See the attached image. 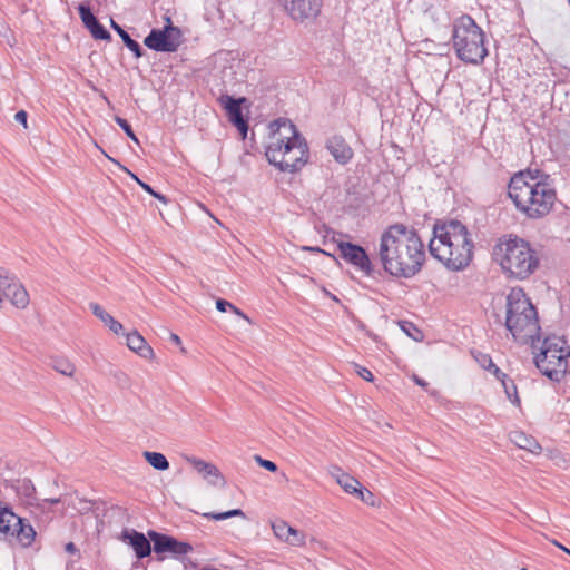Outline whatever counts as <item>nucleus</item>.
Wrapping results in <instances>:
<instances>
[{
	"label": "nucleus",
	"mask_w": 570,
	"mask_h": 570,
	"mask_svg": "<svg viewBox=\"0 0 570 570\" xmlns=\"http://www.w3.org/2000/svg\"><path fill=\"white\" fill-rule=\"evenodd\" d=\"M375 257L389 275L411 278L424 265L425 245L415 228L395 223L381 234Z\"/></svg>",
	"instance_id": "f257e3e1"
},
{
	"label": "nucleus",
	"mask_w": 570,
	"mask_h": 570,
	"mask_svg": "<svg viewBox=\"0 0 570 570\" xmlns=\"http://www.w3.org/2000/svg\"><path fill=\"white\" fill-rule=\"evenodd\" d=\"M430 254L450 271H463L473 259L474 242L468 227L456 219L436 223L429 243Z\"/></svg>",
	"instance_id": "f03ea898"
},
{
	"label": "nucleus",
	"mask_w": 570,
	"mask_h": 570,
	"mask_svg": "<svg viewBox=\"0 0 570 570\" xmlns=\"http://www.w3.org/2000/svg\"><path fill=\"white\" fill-rule=\"evenodd\" d=\"M508 195L517 209L531 219L548 215L557 200L549 176H533L531 171L513 175L508 185Z\"/></svg>",
	"instance_id": "7ed1b4c3"
},
{
	"label": "nucleus",
	"mask_w": 570,
	"mask_h": 570,
	"mask_svg": "<svg viewBox=\"0 0 570 570\" xmlns=\"http://www.w3.org/2000/svg\"><path fill=\"white\" fill-rule=\"evenodd\" d=\"M274 126L277 128L265 151L268 163L284 173L299 171L309 157L306 139L291 120L277 119L272 124Z\"/></svg>",
	"instance_id": "20e7f679"
},
{
	"label": "nucleus",
	"mask_w": 570,
	"mask_h": 570,
	"mask_svg": "<svg viewBox=\"0 0 570 570\" xmlns=\"http://www.w3.org/2000/svg\"><path fill=\"white\" fill-rule=\"evenodd\" d=\"M492 258L508 279L525 281L540 266L538 250L515 235L500 237L493 246Z\"/></svg>",
	"instance_id": "39448f33"
},
{
	"label": "nucleus",
	"mask_w": 570,
	"mask_h": 570,
	"mask_svg": "<svg viewBox=\"0 0 570 570\" xmlns=\"http://www.w3.org/2000/svg\"><path fill=\"white\" fill-rule=\"evenodd\" d=\"M504 325L514 341L521 344L532 343L534 338H539L540 325L537 309L520 287L512 288L507 296Z\"/></svg>",
	"instance_id": "423d86ee"
},
{
	"label": "nucleus",
	"mask_w": 570,
	"mask_h": 570,
	"mask_svg": "<svg viewBox=\"0 0 570 570\" xmlns=\"http://www.w3.org/2000/svg\"><path fill=\"white\" fill-rule=\"evenodd\" d=\"M452 39L458 58L466 63L479 65L488 55L484 33L468 14L454 20Z\"/></svg>",
	"instance_id": "0eeeda50"
},
{
	"label": "nucleus",
	"mask_w": 570,
	"mask_h": 570,
	"mask_svg": "<svg viewBox=\"0 0 570 570\" xmlns=\"http://www.w3.org/2000/svg\"><path fill=\"white\" fill-rule=\"evenodd\" d=\"M535 366L551 381L560 382L570 376V348L559 336L544 338L540 353L534 356Z\"/></svg>",
	"instance_id": "6e6552de"
},
{
	"label": "nucleus",
	"mask_w": 570,
	"mask_h": 570,
	"mask_svg": "<svg viewBox=\"0 0 570 570\" xmlns=\"http://www.w3.org/2000/svg\"><path fill=\"white\" fill-rule=\"evenodd\" d=\"M148 538L153 542V549L157 561H164L170 557L177 560H184V557L193 551V546L185 541H179L175 537L149 530Z\"/></svg>",
	"instance_id": "1a4fd4ad"
},
{
	"label": "nucleus",
	"mask_w": 570,
	"mask_h": 570,
	"mask_svg": "<svg viewBox=\"0 0 570 570\" xmlns=\"http://www.w3.org/2000/svg\"><path fill=\"white\" fill-rule=\"evenodd\" d=\"M167 24L163 29H151L144 39V45L159 52H175L180 46L181 31L173 26L171 19L166 17Z\"/></svg>",
	"instance_id": "9d476101"
},
{
	"label": "nucleus",
	"mask_w": 570,
	"mask_h": 570,
	"mask_svg": "<svg viewBox=\"0 0 570 570\" xmlns=\"http://www.w3.org/2000/svg\"><path fill=\"white\" fill-rule=\"evenodd\" d=\"M0 292L19 309L27 308L30 303L29 293L26 287L14 274L3 267H0Z\"/></svg>",
	"instance_id": "9b49d317"
},
{
	"label": "nucleus",
	"mask_w": 570,
	"mask_h": 570,
	"mask_svg": "<svg viewBox=\"0 0 570 570\" xmlns=\"http://www.w3.org/2000/svg\"><path fill=\"white\" fill-rule=\"evenodd\" d=\"M341 257L361 271L364 275L371 276L374 273V266L366 250L356 244L350 242H340L337 244Z\"/></svg>",
	"instance_id": "f8f14e48"
},
{
	"label": "nucleus",
	"mask_w": 570,
	"mask_h": 570,
	"mask_svg": "<svg viewBox=\"0 0 570 570\" xmlns=\"http://www.w3.org/2000/svg\"><path fill=\"white\" fill-rule=\"evenodd\" d=\"M322 6V0H284L286 11L296 21L315 19Z\"/></svg>",
	"instance_id": "ddd939ff"
},
{
	"label": "nucleus",
	"mask_w": 570,
	"mask_h": 570,
	"mask_svg": "<svg viewBox=\"0 0 570 570\" xmlns=\"http://www.w3.org/2000/svg\"><path fill=\"white\" fill-rule=\"evenodd\" d=\"M218 101L227 111L229 121L239 130V132L245 138L248 130V122L243 116L240 106L243 102L246 101V98H234L229 95H222Z\"/></svg>",
	"instance_id": "4468645a"
},
{
	"label": "nucleus",
	"mask_w": 570,
	"mask_h": 570,
	"mask_svg": "<svg viewBox=\"0 0 570 570\" xmlns=\"http://www.w3.org/2000/svg\"><path fill=\"white\" fill-rule=\"evenodd\" d=\"M120 538L134 549L137 559L149 557L154 551L150 544L151 540L135 529H125Z\"/></svg>",
	"instance_id": "2eb2a0df"
},
{
	"label": "nucleus",
	"mask_w": 570,
	"mask_h": 570,
	"mask_svg": "<svg viewBox=\"0 0 570 570\" xmlns=\"http://www.w3.org/2000/svg\"><path fill=\"white\" fill-rule=\"evenodd\" d=\"M78 12L83 26L90 31L91 36L98 40H110V32L98 21L90 7L86 3L78 6Z\"/></svg>",
	"instance_id": "dca6fc26"
},
{
	"label": "nucleus",
	"mask_w": 570,
	"mask_h": 570,
	"mask_svg": "<svg viewBox=\"0 0 570 570\" xmlns=\"http://www.w3.org/2000/svg\"><path fill=\"white\" fill-rule=\"evenodd\" d=\"M187 461L208 483L217 485L222 482L225 484V479L215 464L194 456L187 458Z\"/></svg>",
	"instance_id": "f3484780"
},
{
	"label": "nucleus",
	"mask_w": 570,
	"mask_h": 570,
	"mask_svg": "<svg viewBox=\"0 0 570 570\" xmlns=\"http://www.w3.org/2000/svg\"><path fill=\"white\" fill-rule=\"evenodd\" d=\"M326 148L333 158L341 165L347 164L353 158V149L342 136H333L326 141Z\"/></svg>",
	"instance_id": "a211bd4d"
},
{
	"label": "nucleus",
	"mask_w": 570,
	"mask_h": 570,
	"mask_svg": "<svg viewBox=\"0 0 570 570\" xmlns=\"http://www.w3.org/2000/svg\"><path fill=\"white\" fill-rule=\"evenodd\" d=\"M126 344L136 354L146 360L155 356L154 350L148 345L147 341L137 331H132L126 335Z\"/></svg>",
	"instance_id": "6ab92c4d"
},
{
	"label": "nucleus",
	"mask_w": 570,
	"mask_h": 570,
	"mask_svg": "<svg viewBox=\"0 0 570 570\" xmlns=\"http://www.w3.org/2000/svg\"><path fill=\"white\" fill-rule=\"evenodd\" d=\"M331 475L336 480L340 487L348 494L356 495L362 484L357 479L345 473L340 466H332Z\"/></svg>",
	"instance_id": "aec40b11"
},
{
	"label": "nucleus",
	"mask_w": 570,
	"mask_h": 570,
	"mask_svg": "<svg viewBox=\"0 0 570 570\" xmlns=\"http://www.w3.org/2000/svg\"><path fill=\"white\" fill-rule=\"evenodd\" d=\"M13 531V535L17 537L18 542L23 548H29L35 541L37 534L33 527L29 523H26V520L22 518L17 519V524Z\"/></svg>",
	"instance_id": "412c9836"
},
{
	"label": "nucleus",
	"mask_w": 570,
	"mask_h": 570,
	"mask_svg": "<svg viewBox=\"0 0 570 570\" xmlns=\"http://www.w3.org/2000/svg\"><path fill=\"white\" fill-rule=\"evenodd\" d=\"M90 309L112 333L117 335L121 333L122 324L107 313L98 303H90Z\"/></svg>",
	"instance_id": "4be33fe9"
},
{
	"label": "nucleus",
	"mask_w": 570,
	"mask_h": 570,
	"mask_svg": "<svg viewBox=\"0 0 570 570\" xmlns=\"http://www.w3.org/2000/svg\"><path fill=\"white\" fill-rule=\"evenodd\" d=\"M510 440L520 449L527 450L531 453H538L541 450L538 441L531 436L525 434L522 431H513L510 433Z\"/></svg>",
	"instance_id": "5701e85b"
},
{
	"label": "nucleus",
	"mask_w": 570,
	"mask_h": 570,
	"mask_svg": "<svg viewBox=\"0 0 570 570\" xmlns=\"http://www.w3.org/2000/svg\"><path fill=\"white\" fill-rule=\"evenodd\" d=\"M19 518L20 517L14 514L9 505L0 504V533L13 535L14 531L12 530V525L16 527L17 519Z\"/></svg>",
	"instance_id": "b1692460"
},
{
	"label": "nucleus",
	"mask_w": 570,
	"mask_h": 570,
	"mask_svg": "<svg viewBox=\"0 0 570 570\" xmlns=\"http://www.w3.org/2000/svg\"><path fill=\"white\" fill-rule=\"evenodd\" d=\"M146 461L156 470L165 471L169 468V462L166 456L159 452H148L144 453Z\"/></svg>",
	"instance_id": "393cba45"
},
{
	"label": "nucleus",
	"mask_w": 570,
	"mask_h": 570,
	"mask_svg": "<svg viewBox=\"0 0 570 570\" xmlns=\"http://www.w3.org/2000/svg\"><path fill=\"white\" fill-rule=\"evenodd\" d=\"M52 368L65 376H73L76 367L67 358L57 357L51 362Z\"/></svg>",
	"instance_id": "a878e982"
},
{
	"label": "nucleus",
	"mask_w": 570,
	"mask_h": 570,
	"mask_svg": "<svg viewBox=\"0 0 570 570\" xmlns=\"http://www.w3.org/2000/svg\"><path fill=\"white\" fill-rule=\"evenodd\" d=\"M233 517L245 518V513L240 509H233L226 512H208L204 513V518L215 521L226 520Z\"/></svg>",
	"instance_id": "bb28decb"
},
{
	"label": "nucleus",
	"mask_w": 570,
	"mask_h": 570,
	"mask_svg": "<svg viewBox=\"0 0 570 570\" xmlns=\"http://www.w3.org/2000/svg\"><path fill=\"white\" fill-rule=\"evenodd\" d=\"M502 386L504 389V392L508 396V399L513 403V404H520V399L518 396V390H517V385L514 383L513 380L507 377L504 379L502 382Z\"/></svg>",
	"instance_id": "cd10ccee"
},
{
	"label": "nucleus",
	"mask_w": 570,
	"mask_h": 570,
	"mask_svg": "<svg viewBox=\"0 0 570 570\" xmlns=\"http://www.w3.org/2000/svg\"><path fill=\"white\" fill-rule=\"evenodd\" d=\"M272 527H273L274 534H275L277 538H279V539H282V540H284V541H286V542H287V540H288V538H289V533H292V532H293V528H292V527H289V525H288L286 522H284V521L275 522V523H273V525H272Z\"/></svg>",
	"instance_id": "c85d7f7f"
},
{
	"label": "nucleus",
	"mask_w": 570,
	"mask_h": 570,
	"mask_svg": "<svg viewBox=\"0 0 570 570\" xmlns=\"http://www.w3.org/2000/svg\"><path fill=\"white\" fill-rule=\"evenodd\" d=\"M355 497L370 507H376L379 504L375 494L363 485L358 489Z\"/></svg>",
	"instance_id": "c756f323"
},
{
	"label": "nucleus",
	"mask_w": 570,
	"mask_h": 570,
	"mask_svg": "<svg viewBox=\"0 0 570 570\" xmlns=\"http://www.w3.org/2000/svg\"><path fill=\"white\" fill-rule=\"evenodd\" d=\"M17 491L19 494H21L28 499H31V498H33V495L36 493V488H35L33 483L31 482V480L23 479V480L19 481Z\"/></svg>",
	"instance_id": "7c9ffc66"
},
{
	"label": "nucleus",
	"mask_w": 570,
	"mask_h": 570,
	"mask_svg": "<svg viewBox=\"0 0 570 570\" xmlns=\"http://www.w3.org/2000/svg\"><path fill=\"white\" fill-rule=\"evenodd\" d=\"M108 159L110 161H112L114 164H116L121 170H124L125 173H127L131 179H134L145 191H147L148 194L153 193V187L146 183H144L142 180H140L137 175H135L132 171H130L128 168H126L125 166H122L119 161H117L116 159L107 156Z\"/></svg>",
	"instance_id": "2f4dec72"
},
{
	"label": "nucleus",
	"mask_w": 570,
	"mask_h": 570,
	"mask_svg": "<svg viewBox=\"0 0 570 570\" xmlns=\"http://www.w3.org/2000/svg\"><path fill=\"white\" fill-rule=\"evenodd\" d=\"M125 46L134 53L135 58H141L145 55L141 46L134 40L130 36L124 37Z\"/></svg>",
	"instance_id": "473e14b6"
},
{
	"label": "nucleus",
	"mask_w": 570,
	"mask_h": 570,
	"mask_svg": "<svg viewBox=\"0 0 570 570\" xmlns=\"http://www.w3.org/2000/svg\"><path fill=\"white\" fill-rule=\"evenodd\" d=\"M114 119L134 142L139 144L137 136L135 135L130 124L126 119L119 116H116Z\"/></svg>",
	"instance_id": "72a5a7b5"
},
{
	"label": "nucleus",
	"mask_w": 570,
	"mask_h": 570,
	"mask_svg": "<svg viewBox=\"0 0 570 570\" xmlns=\"http://www.w3.org/2000/svg\"><path fill=\"white\" fill-rule=\"evenodd\" d=\"M474 357H475V361L479 363V365L482 368H484L487 371H491L492 370L493 361H492V358H491V356L489 354L479 353Z\"/></svg>",
	"instance_id": "f704fd0d"
},
{
	"label": "nucleus",
	"mask_w": 570,
	"mask_h": 570,
	"mask_svg": "<svg viewBox=\"0 0 570 570\" xmlns=\"http://www.w3.org/2000/svg\"><path fill=\"white\" fill-rule=\"evenodd\" d=\"M287 543L292 546H303L305 543V535L299 532L298 530L293 528V532L289 533V538L287 540Z\"/></svg>",
	"instance_id": "c9c22d12"
},
{
	"label": "nucleus",
	"mask_w": 570,
	"mask_h": 570,
	"mask_svg": "<svg viewBox=\"0 0 570 570\" xmlns=\"http://www.w3.org/2000/svg\"><path fill=\"white\" fill-rule=\"evenodd\" d=\"M255 461L262 468L266 469L269 472H276L277 471V465L273 461L265 460V459L261 458L259 455H255Z\"/></svg>",
	"instance_id": "e433bc0d"
},
{
	"label": "nucleus",
	"mask_w": 570,
	"mask_h": 570,
	"mask_svg": "<svg viewBox=\"0 0 570 570\" xmlns=\"http://www.w3.org/2000/svg\"><path fill=\"white\" fill-rule=\"evenodd\" d=\"M114 377L116 379L117 383L121 387H128L130 385L129 376L125 372H122V371H117L114 374Z\"/></svg>",
	"instance_id": "4c0bfd02"
},
{
	"label": "nucleus",
	"mask_w": 570,
	"mask_h": 570,
	"mask_svg": "<svg viewBox=\"0 0 570 570\" xmlns=\"http://www.w3.org/2000/svg\"><path fill=\"white\" fill-rule=\"evenodd\" d=\"M355 370H356V373H357L362 379H364V380H365V381H367V382H373L374 376H373L372 372H371L368 368H366V367H363V366H361V365L355 364Z\"/></svg>",
	"instance_id": "58836bf2"
},
{
	"label": "nucleus",
	"mask_w": 570,
	"mask_h": 570,
	"mask_svg": "<svg viewBox=\"0 0 570 570\" xmlns=\"http://www.w3.org/2000/svg\"><path fill=\"white\" fill-rule=\"evenodd\" d=\"M17 122L21 124L24 128H28V114L24 110H19L14 115Z\"/></svg>",
	"instance_id": "ea45409f"
},
{
	"label": "nucleus",
	"mask_w": 570,
	"mask_h": 570,
	"mask_svg": "<svg viewBox=\"0 0 570 570\" xmlns=\"http://www.w3.org/2000/svg\"><path fill=\"white\" fill-rule=\"evenodd\" d=\"M229 307H233V304L223 299V298H218L216 301V308L217 311L222 312V313H225Z\"/></svg>",
	"instance_id": "a19ab883"
},
{
	"label": "nucleus",
	"mask_w": 570,
	"mask_h": 570,
	"mask_svg": "<svg viewBox=\"0 0 570 570\" xmlns=\"http://www.w3.org/2000/svg\"><path fill=\"white\" fill-rule=\"evenodd\" d=\"M111 28L119 35L121 40L124 41V37L130 36L126 30H124L117 22L112 19L110 20Z\"/></svg>",
	"instance_id": "79ce46f5"
},
{
	"label": "nucleus",
	"mask_w": 570,
	"mask_h": 570,
	"mask_svg": "<svg viewBox=\"0 0 570 570\" xmlns=\"http://www.w3.org/2000/svg\"><path fill=\"white\" fill-rule=\"evenodd\" d=\"M491 373H493V375L500 381L502 382L504 379L508 377V375L505 373H503L494 363H493V366H492V370L490 371Z\"/></svg>",
	"instance_id": "37998d69"
},
{
	"label": "nucleus",
	"mask_w": 570,
	"mask_h": 570,
	"mask_svg": "<svg viewBox=\"0 0 570 570\" xmlns=\"http://www.w3.org/2000/svg\"><path fill=\"white\" fill-rule=\"evenodd\" d=\"M228 309H230L233 313H235L236 315H238L239 317L246 320L248 323H252L249 317L244 314L238 307H236L234 304H233V307H229Z\"/></svg>",
	"instance_id": "c03bdc74"
},
{
	"label": "nucleus",
	"mask_w": 570,
	"mask_h": 570,
	"mask_svg": "<svg viewBox=\"0 0 570 570\" xmlns=\"http://www.w3.org/2000/svg\"><path fill=\"white\" fill-rule=\"evenodd\" d=\"M65 550H66V552L71 553V554L79 553V550L73 542H68L65 546Z\"/></svg>",
	"instance_id": "a18cd8bd"
},
{
	"label": "nucleus",
	"mask_w": 570,
	"mask_h": 570,
	"mask_svg": "<svg viewBox=\"0 0 570 570\" xmlns=\"http://www.w3.org/2000/svg\"><path fill=\"white\" fill-rule=\"evenodd\" d=\"M149 195H151L153 197H155L156 199L160 200L164 204L168 203V199L165 195L157 193L154 189H153V193H150Z\"/></svg>",
	"instance_id": "49530a36"
},
{
	"label": "nucleus",
	"mask_w": 570,
	"mask_h": 570,
	"mask_svg": "<svg viewBox=\"0 0 570 570\" xmlns=\"http://www.w3.org/2000/svg\"><path fill=\"white\" fill-rule=\"evenodd\" d=\"M170 341L173 343H175L176 345H180L181 344L180 337L177 334H175V333L170 334Z\"/></svg>",
	"instance_id": "de8ad7c7"
},
{
	"label": "nucleus",
	"mask_w": 570,
	"mask_h": 570,
	"mask_svg": "<svg viewBox=\"0 0 570 570\" xmlns=\"http://www.w3.org/2000/svg\"><path fill=\"white\" fill-rule=\"evenodd\" d=\"M553 543L559 548L561 549L562 551H564L566 553H568L570 556V550L567 549L564 546H562L561 543L557 542V541H553Z\"/></svg>",
	"instance_id": "09e8293b"
},
{
	"label": "nucleus",
	"mask_w": 570,
	"mask_h": 570,
	"mask_svg": "<svg viewBox=\"0 0 570 570\" xmlns=\"http://www.w3.org/2000/svg\"><path fill=\"white\" fill-rule=\"evenodd\" d=\"M414 381H415L416 384H419L421 386H425L426 385V383L422 379H420L417 376H414Z\"/></svg>",
	"instance_id": "8fccbe9b"
},
{
	"label": "nucleus",
	"mask_w": 570,
	"mask_h": 570,
	"mask_svg": "<svg viewBox=\"0 0 570 570\" xmlns=\"http://www.w3.org/2000/svg\"><path fill=\"white\" fill-rule=\"evenodd\" d=\"M415 330V332L417 333L419 336H413L412 334L409 333L410 336H412L414 338V341H420L421 340V332L419 330H416L415 327H413Z\"/></svg>",
	"instance_id": "3c124183"
},
{
	"label": "nucleus",
	"mask_w": 570,
	"mask_h": 570,
	"mask_svg": "<svg viewBox=\"0 0 570 570\" xmlns=\"http://www.w3.org/2000/svg\"><path fill=\"white\" fill-rule=\"evenodd\" d=\"M47 501L50 502L51 504H57L60 502V499H49Z\"/></svg>",
	"instance_id": "603ef678"
},
{
	"label": "nucleus",
	"mask_w": 570,
	"mask_h": 570,
	"mask_svg": "<svg viewBox=\"0 0 570 570\" xmlns=\"http://www.w3.org/2000/svg\"><path fill=\"white\" fill-rule=\"evenodd\" d=\"M315 250L326 254V252L322 250L321 248H316Z\"/></svg>",
	"instance_id": "864d4df0"
},
{
	"label": "nucleus",
	"mask_w": 570,
	"mask_h": 570,
	"mask_svg": "<svg viewBox=\"0 0 570 570\" xmlns=\"http://www.w3.org/2000/svg\"><path fill=\"white\" fill-rule=\"evenodd\" d=\"M2 28H4V26L2 24L1 28H0V33L2 32Z\"/></svg>",
	"instance_id": "5fc2aeb1"
}]
</instances>
